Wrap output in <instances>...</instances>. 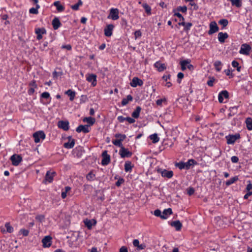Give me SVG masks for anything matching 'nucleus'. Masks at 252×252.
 <instances>
[{
  "label": "nucleus",
  "mask_w": 252,
  "mask_h": 252,
  "mask_svg": "<svg viewBox=\"0 0 252 252\" xmlns=\"http://www.w3.org/2000/svg\"><path fill=\"white\" fill-rule=\"evenodd\" d=\"M196 162L193 159H189L187 162H179L176 163V166L180 169H189L191 165L195 164Z\"/></svg>",
  "instance_id": "f257e3e1"
},
{
  "label": "nucleus",
  "mask_w": 252,
  "mask_h": 252,
  "mask_svg": "<svg viewBox=\"0 0 252 252\" xmlns=\"http://www.w3.org/2000/svg\"><path fill=\"white\" fill-rule=\"evenodd\" d=\"M34 141L35 143H39L45 138V134L43 131H39L33 134Z\"/></svg>",
  "instance_id": "f03ea898"
},
{
  "label": "nucleus",
  "mask_w": 252,
  "mask_h": 252,
  "mask_svg": "<svg viewBox=\"0 0 252 252\" xmlns=\"http://www.w3.org/2000/svg\"><path fill=\"white\" fill-rule=\"evenodd\" d=\"M240 138V135L239 133H237L234 135L229 134L225 136V138L227 140V144H233L235 141Z\"/></svg>",
  "instance_id": "7ed1b4c3"
},
{
  "label": "nucleus",
  "mask_w": 252,
  "mask_h": 252,
  "mask_svg": "<svg viewBox=\"0 0 252 252\" xmlns=\"http://www.w3.org/2000/svg\"><path fill=\"white\" fill-rule=\"evenodd\" d=\"M251 50V46L247 44H243L241 45L239 53L245 55H249Z\"/></svg>",
  "instance_id": "20e7f679"
},
{
  "label": "nucleus",
  "mask_w": 252,
  "mask_h": 252,
  "mask_svg": "<svg viewBox=\"0 0 252 252\" xmlns=\"http://www.w3.org/2000/svg\"><path fill=\"white\" fill-rule=\"evenodd\" d=\"M12 165L18 166L22 160V158L19 155L14 154L10 158Z\"/></svg>",
  "instance_id": "39448f33"
},
{
  "label": "nucleus",
  "mask_w": 252,
  "mask_h": 252,
  "mask_svg": "<svg viewBox=\"0 0 252 252\" xmlns=\"http://www.w3.org/2000/svg\"><path fill=\"white\" fill-rule=\"evenodd\" d=\"M119 18V10L117 8H111L108 18L112 19L113 20H116Z\"/></svg>",
  "instance_id": "423d86ee"
},
{
  "label": "nucleus",
  "mask_w": 252,
  "mask_h": 252,
  "mask_svg": "<svg viewBox=\"0 0 252 252\" xmlns=\"http://www.w3.org/2000/svg\"><path fill=\"white\" fill-rule=\"evenodd\" d=\"M209 30L208 32L209 35L212 34L219 31V27L216 22L213 21L210 23Z\"/></svg>",
  "instance_id": "0eeeda50"
},
{
  "label": "nucleus",
  "mask_w": 252,
  "mask_h": 252,
  "mask_svg": "<svg viewBox=\"0 0 252 252\" xmlns=\"http://www.w3.org/2000/svg\"><path fill=\"white\" fill-rule=\"evenodd\" d=\"M52 238L50 235L46 236L42 240L43 247L44 248H49L52 245Z\"/></svg>",
  "instance_id": "6e6552de"
},
{
  "label": "nucleus",
  "mask_w": 252,
  "mask_h": 252,
  "mask_svg": "<svg viewBox=\"0 0 252 252\" xmlns=\"http://www.w3.org/2000/svg\"><path fill=\"white\" fill-rule=\"evenodd\" d=\"M102 159L101 160V164L106 165L108 164L110 161V156L108 155L107 151H104L102 154Z\"/></svg>",
  "instance_id": "1a4fd4ad"
},
{
  "label": "nucleus",
  "mask_w": 252,
  "mask_h": 252,
  "mask_svg": "<svg viewBox=\"0 0 252 252\" xmlns=\"http://www.w3.org/2000/svg\"><path fill=\"white\" fill-rule=\"evenodd\" d=\"M143 84V81L136 77H133L131 82L130 83V85L133 88H135L138 86H142Z\"/></svg>",
  "instance_id": "9d476101"
},
{
  "label": "nucleus",
  "mask_w": 252,
  "mask_h": 252,
  "mask_svg": "<svg viewBox=\"0 0 252 252\" xmlns=\"http://www.w3.org/2000/svg\"><path fill=\"white\" fill-rule=\"evenodd\" d=\"M119 154L121 158H124L125 157H130L132 155V153L128 150L127 149H126L123 146L121 148L119 151Z\"/></svg>",
  "instance_id": "9b49d317"
},
{
  "label": "nucleus",
  "mask_w": 252,
  "mask_h": 252,
  "mask_svg": "<svg viewBox=\"0 0 252 252\" xmlns=\"http://www.w3.org/2000/svg\"><path fill=\"white\" fill-rule=\"evenodd\" d=\"M55 172L48 171L45 175L44 181L45 182L51 183L53 180L54 177L56 175Z\"/></svg>",
  "instance_id": "f8f14e48"
},
{
  "label": "nucleus",
  "mask_w": 252,
  "mask_h": 252,
  "mask_svg": "<svg viewBox=\"0 0 252 252\" xmlns=\"http://www.w3.org/2000/svg\"><path fill=\"white\" fill-rule=\"evenodd\" d=\"M114 26L112 24L108 25L104 29V35L107 37H110L112 35V32Z\"/></svg>",
  "instance_id": "ddd939ff"
},
{
  "label": "nucleus",
  "mask_w": 252,
  "mask_h": 252,
  "mask_svg": "<svg viewBox=\"0 0 252 252\" xmlns=\"http://www.w3.org/2000/svg\"><path fill=\"white\" fill-rule=\"evenodd\" d=\"M76 131L78 133L83 132L84 133H87L90 132V129L88 125H79L76 128Z\"/></svg>",
  "instance_id": "4468645a"
},
{
  "label": "nucleus",
  "mask_w": 252,
  "mask_h": 252,
  "mask_svg": "<svg viewBox=\"0 0 252 252\" xmlns=\"http://www.w3.org/2000/svg\"><path fill=\"white\" fill-rule=\"evenodd\" d=\"M68 142L64 143L63 147L66 149H71L73 148L75 144V139H73L71 136L68 137Z\"/></svg>",
  "instance_id": "2eb2a0df"
},
{
  "label": "nucleus",
  "mask_w": 252,
  "mask_h": 252,
  "mask_svg": "<svg viewBox=\"0 0 252 252\" xmlns=\"http://www.w3.org/2000/svg\"><path fill=\"white\" fill-rule=\"evenodd\" d=\"M87 80L89 82H92L93 86H95L96 85V75L94 74H88L86 77Z\"/></svg>",
  "instance_id": "dca6fc26"
},
{
  "label": "nucleus",
  "mask_w": 252,
  "mask_h": 252,
  "mask_svg": "<svg viewBox=\"0 0 252 252\" xmlns=\"http://www.w3.org/2000/svg\"><path fill=\"white\" fill-rule=\"evenodd\" d=\"M228 97H229L228 92L226 90L222 91L221 92H220L219 94V96H218L219 101L220 103H222V102H223V97H224L225 98H228Z\"/></svg>",
  "instance_id": "f3484780"
},
{
  "label": "nucleus",
  "mask_w": 252,
  "mask_h": 252,
  "mask_svg": "<svg viewBox=\"0 0 252 252\" xmlns=\"http://www.w3.org/2000/svg\"><path fill=\"white\" fill-rule=\"evenodd\" d=\"M158 172L160 173L163 177H166L168 179L172 178L173 176V172L172 171H168L164 169L163 170H161L160 171L159 170Z\"/></svg>",
  "instance_id": "a211bd4d"
},
{
  "label": "nucleus",
  "mask_w": 252,
  "mask_h": 252,
  "mask_svg": "<svg viewBox=\"0 0 252 252\" xmlns=\"http://www.w3.org/2000/svg\"><path fill=\"white\" fill-rule=\"evenodd\" d=\"M84 153V150L83 147L81 146H78L76 147L74 150V154L75 155V156L77 158H81L83 154Z\"/></svg>",
  "instance_id": "6ab92c4d"
},
{
  "label": "nucleus",
  "mask_w": 252,
  "mask_h": 252,
  "mask_svg": "<svg viewBox=\"0 0 252 252\" xmlns=\"http://www.w3.org/2000/svg\"><path fill=\"white\" fill-rule=\"evenodd\" d=\"M58 126L59 128L64 130H67L69 129V123L67 121H59L58 123Z\"/></svg>",
  "instance_id": "aec40b11"
},
{
  "label": "nucleus",
  "mask_w": 252,
  "mask_h": 252,
  "mask_svg": "<svg viewBox=\"0 0 252 252\" xmlns=\"http://www.w3.org/2000/svg\"><path fill=\"white\" fill-rule=\"evenodd\" d=\"M228 37V35L226 32H220L218 33V40L221 43L224 42L225 40Z\"/></svg>",
  "instance_id": "412c9836"
},
{
  "label": "nucleus",
  "mask_w": 252,
  "mask_h": 252,
  "mask_svg": "<svg viewBox=\"0 0 252 252\" xmlns=\"http://www.w3.org/2000/svg\"><path fill=\"white\" fill-rule=\"evenodd\" d=\"M52 24L53 29L55 30L58 29L62 25L59 19L57 17H55L53 19Z\"/></svg>",
  "instance_id": "4be33fe9"
},
{
  "label": "nucleus",
  "mask_w": 252,
  "mask_h": 252,
  "mask_svg": "<svg viewBox=\"0 0 252 252\" xmlns=\"http://www.w3.org/2000/svg\"><path fill=\"white\" fill-rule=\"evenodd\" d=\"M85 225L89 229H91L93 225H95L96 221L94 220H88L86 219L84 221Z\"/></svg>",
  "instance_id": "5701e85b"
},
{
  "label": "nucleus",
  "mask_w": 252,
  "mask_h": 252,
  "mask_svg": "<svg viewBox=\"0 0 252 252\" xmlns=\"http://www.w3.org/2000/svg\"><path fill=\"white\" fill-rule=\"evenodd\" d=\"M172 214V211L171 208H168L164 210L163 211L160 218L162 219H166L168 216Z\"/></svg>",
  "instance_id": "b1692460"
},
{
  "label": "nucleus",
  "mask_w": 252,
  "mask_h": 252,
  "mask_svg": "<svg viewBox=\"0 0 252 252\" xmlns=\"http://www.w3.org/2000/svg\"><path fill=\"white\" fill-rule=\"evenodd\" d=\"M154 66L156 68H158L159 71H162L166 69V66L164 63H161L158 62H157Z\"/></svg>",
  "instance_id": "393cba45"
},
{
  "label": "nucleus",
  "mask_w": 252,
  "mask_h": 252,
  "mask_svg": "<svg viewBox=\"0 0 252 252\" xmlns=\"http://www.w3.org/2000/svg\"><path fill=\"white\" fill-rule=\"evenodd\" d=\"M171 225L174 227L177 231L181 230L182 226V224L179 220L172 221L171 223Z\"/></svg>",
  "instance_id": "a878e982"
},
{
  "label": "nucleus",
  "mask_w": 252,
  "mask_h": 252,
  "mask_svg": "<svg viewBox=\"0 0 252 252\" xmlns=\"http://www.w3.org/2000/svg\"><path fill=\"white\" fill-rule=\"evenodd\" d=\"M139 3L142 4V7L144 8L148 15L151 14V8L147 3H141V1H139Z\"/></svg>",
  "instance_id": "bb28decb"
},
{
  "label": "nucleus",
  "mask_w": 252,
  "mask_h": 252,
  "mask_svg": "<svg viewBox=\"0 0 252 252\" xmlns=\"http://www.w3.org/2000/svg\"><path fill=\"white\" fill-rule=\"evenodd\" d=\"M65 94L69 96V100L70 101H73L75 96L76 93L74 91L69 89L65 92Z\"/></svg>",
  "instance_id": "cd10ccee"
},
{
  "label": "nucleus",
  "mask_w": 252,
  "mask_h": 252,
  "mask_svg": "<svg viewBox=\"0 0 252 252\" xmlns=\"http://www.w3.org/2000/svg\"><path fill=\"white\" fill-rule=\"evenodd\" d=\"M190 61L189 59L183 60L180 62V64L181 66V69L183 71L185 70L187 68V65L189 64Z\"/></svg>",
  "instance_id": "c85d7f7f"
},
{
  "label": "nucleus",
  "mask_w": 252,
  "mask_h": 252,
  "mask_svg": "<svg viewBox=\"0 0 252 252\" xmlns=\"http://www.w3.org/2000/svg\"><path fill=\"white\" fill-rule=\"evenodd\" d=\"M141 110V108L140 106H137L135 110L132 113V117L135 119L138 118L139 117Z\"/></svg>",
  "instance_id": "c756f323"
},
{
  "label": "nucleus",
  "mask_w": 252,
  "mask_h": 252,
  "mask_svg": "<svg viewBox=\"0 0 252 252\" xmlns=\"http://www.w3.org/2000/svg\"><path fill=\"white\" fill-rule=\"evenodd\" d=\"M83 121L84 122H86L88 124H89L90 125L92 126L94 125L95 123V120L94 118L89 117H85L83 119Z\"/></svg>",
  "instance_id": "7c9ffc66"
},
{
  "label": "nucleus",
  "mask_w": 252,
  "mask_h": 252,
  "mask_svg": "<svg viewBox=\"0 0 252 252\" xmlns=\"http://www.w3.org/2000/svg\"><path fill=\"white\" fill-rule=\"evenodd\" d=\"M53 5L56 7L57 9L59 12H62L64 10V6L60 4V2L59 1H55Z\"/></svg>",
  "instance_id": "2f4dec72"
},
{
  "label": "nucleus",
  "mask_w": 252,
  "mask_h": 252,
  "mask_svg": "<svg viewBox=\"0 0 252 252\" xmlns=\"http://www.w3.org/2000/svg\"><path fill=\"white\" fill-rule=\"evenodd\" d=\"M132 96L131 95L129 94L127 95L126 98H125L122 100L121 102L122 105L123 106L126 105L129 102V101H132Z\"/></svg>",
  "instance_id": "473e14b6"
},
{
  "label": "nucleus",
  "mask_w": 252,
  "mask_h": 252,
  "mask_svg": "<svg viewBox=\"0 0 252 252\" xmlns=\"http://www.w3.org/2000/svg\"><path fill=\"white\" fill-rule=\"evenodd\" d=\"M132 166L131 162L129 161H127L125 164V170L126 172H130L132 170Z\"/></svg>",
  "instance_id": "72a5a7b5"
},
{
  "label": "nucleus",
  "mask_w": 252,
  "mask_h": 252,
  "mask_svg": "<svg viewBox=\"0 0 252 252\" xmlns=\"http://www.w3.org/2000/svg\"><path fill=\"white\" fill-rule=\"evenodd\" d=\"M238 180V177L237 176L233 177L230 178L229 180H227L225 183V185L227 186H229Z\"/></svg>",
  "instance_id": "f704fd0d"
},
{
  "label": "nucleus",
  "mask_w": 252,
  "mask_h": 252,
  "mask_svg": "<svg viewBox=\"0 0 252 252\" xmlns=\"http://www.w3.org/2000/svg\"><path fill=\"white\" fill-rule=\"evenodd\" d=\"M246 124L248 130H252V118H248L246 120Z\"/></svg>",
  "instance_id": "c9c22d12"
},
{
  "label": "nucleus",
  "mask_w": 252,
  "mask_h": 252,
  "mask_svg": "<svg viewBox=\"0 0 252 252\" xmlns=\"http://www.w3.org/2000/svg\"><path fill=\"white\" fill-rule=\"evenodd\" d=\"M214 66L215 67L216 70L219 72L221 69L222 63L220 61H217L214 63Z\"/></svg>",
  "instance_id": "e433bc0d"
},
{
  "label": "nucleus",
  "mask_w": 252,
  "mask_h": 252,
  "mask_svg": "<svg viewBox=\"0 0 252 252\" xmlns=\"http://www.w3.org/2000/svg\"><path fill=\"white\" fill-rule=\"evenodd\" d=\"M151 140H152L153 143H156L159 140V138L157 133H154L150 136Z\"/></svg>",
  "instance_id": "4c0bfd02"
},
{
  "label": "nucleus",
  "mask_w": 252,
  "mask_h": 252,
  "mask_svg": "<svg viewBox=\"0 0 252 252\" xmlns=\"http://www.w3.org/2000/svg\"><path fill=\"white\" fill-rule=\"evenodd\" d=\"M231 2L232 5L235 6L237 7H240L242 6L241 0H230Z\"/></svg>",
  "instance_id": "58836bf2"
},
{
  "label": "nucleus",
  "mask_w": 252,
  "mask_h": 252,
  "mask_svg": "<svg viewBox=\"0 0 252 252\" xmlns=\"http://www.w3.org/2000/svg\"><path fill=\"white\" fill-rule=\"evenodd\" d=\"M40 8L39 4L35 5V7H32L30 9L29 12L31 14H37L38 13V9Z\"/></svg>",
  "instance_id": "ea45409f"
},
{
  "label": "nucleus",
  "mask_w": 252,
  "mask_h": 252,
  "mask_svg": "<svg viewBox=\"0 0 252 252\" xmlns=\"http://www.w3.org/2000/svg\"><path fill=\"white\" fill-rule=\"evenodd\" d=\"M35 32L36 34L42 35V34H45L46 33V31L43 28H37V29H35Z\"/></svg>",
  "instance_id": "a19ab883"
},
{
  "label": "nucleus",
  "mask_w": 252,
  "mask_h": 252,
  "mask_svg": "<svg viewBox=\"0 0 252 252\" xmlns=\"http://www.w3.org/2000/svg\"><path fill=\"white\" fill-rule=\"evenodd\" d=\"M83 3L81 0H78V2L71 6V8L74 10H78L80 6L82 5Z\"/></svg>",
  "instance_id": "79ce46f5"
},
{
  "label": "nucleus",
  "mask_w": 252,
  "mask_h": 252,
  "mask_svg": "<svg viewBox=\"0 0 252 252\" xmlns=\"http://www.w3.org/2000/svg\"><path fill=\"white\" fill-rule=\"evenodd\" d=\"M95 176V174L92 171H91L89 173L87 174L86 178L88 180L92 181L94 180Z\"/></svg>",
  "instance_id": "37998d69"
},
{
  "label": "nucleus",
  "mask_w": 252,
  "mask_h": 252,
  "mask_svg": "<svg viewBox=\"0 0 252 252\" xmlns=\"http://www.w3.org/2000/svg\"><path fill=\"white\" fill-rule=\"evenodd\" d=\"M115 137L117 139H119L121 142L126 138V135L125 134H122L120 133H116L115 135Z\"/></svg>",
  "instance_id": "c03bdc74"
},
{
  "label": "nucleus",
  "mask_w": 252,
  "mask_h": 252,
  "mask_svg": "<svg viewBox=\"0 0 252 252\" xmlns=\"http://www.w3.org/2000/svg\"><path fill=\"white\" fill-rule=\"evenodd\" d=\"M122 142H121L119 139H117L112 141V143L114 145L120 148L123 146Z\"/></svg>",
  "instance_id": "a18cd8bd"
},
{
  "label": "nucleus",
  "mask_w": 252,
  "mask_h": 252,
  "mask_svg": "<svg viewBox=\"0 0 252 252\" xmlns=\"http://www.w3.org/2000/svg\"><path fill=\"white\" fill-rule=\"evenodd\" d=\"M216 79L214 77H209V80L207 82V84L210 86L212 87L214 85V83Z\"/></svg>",
  "instance_id": "49530a36"
},
{
  "label": "nucleus",
  "mask_w": 252,
  "mask_h": 252,
  "mask_svg": "<svg viewBox=\"0 0 252 252\" xmlns=\"http://www.w3.org/2000/svg\"><path fill=\"white\" fill-rule=\"evenodd\" d=\"M219 24L222 26V29L227 26L228 24V20L226 19H221L219 21Z\"/></svg>",
  "instance_id": "de8ad7c7"
},
{
  "label": "nucleus",
  "mask_w": 252,
  "mask_h": 252,
  "mask_svg": "<svg viewBox=\"0 0 252 252\" xmlns=\"http://www.w3.org/2000/svg\"><path fill=\"white\" fill-rule=\"evenodd\" d=\"M5 227L6 228V231L8 233H11L13 231V228L10 225L9 222L5 224Z\"/></svg>",
  "instance_id": "09e8293b"
},
{
  "label": "nucleus",
  "mask_w": 252,
  "mask_h": 252,
  "mask_svg": "<svg viewBox=\"0 0 252 252\" xmlns=\"http://www.w3.org/2000/svg\"><path fill=\"white\" fill-rule=\"evenodd\" d=\"M41 98H51L50 94L48 92H43L40 95Z\"/></svg>",
  "instance_id": "8fccbe9b"
},
{
  "label": "nucleus",
  "mask_w": 252,
  "mask_h": 252,
  "mask_svg": "<svg viewBox=\"0 0 252 252\" xmlns=\"http://www.w3.org/2000/svg\"><path fill=\"white\" fill-rule=\"evenodd\" d=\"M232 65L233 67H237V70L238 71H240V69H241V67L239 66V63L237 61H233L232 62Z\"/></svg>",
  "instance_id": "3c124183"
},
{
  "label": "nucleus",
  "mask_w": 252,
  "mask_h": 252,
  "mask_svg": "<svg viewBox=\"0 0 252 252\" xmlns=\"http://www.w3.org/2000/svg\"><path fill=\"white\" fill-rule=\"evenodd\" d=\"M177 10L182 12L183 13H186L187 11V7L186 6H179L177 8Z\"/></svg>",
  "instance_id": "603ef678"
},
{
  "label": "nucleus",
  "mask_w": 252,
  "mask_h": 252,
  "mask_svg": "<svg viewBox=\"0 0 252 252\" xmlns=\"http://www.w3.org/2000/svg\"><path fill=\"white\" fill-rule=\"evenodd\" d=\"M184 76V74L182 72L178 73V74L177 75V77H178L177 82L178 83H181V79L183 78Z\"/></svg>",
  "instance_id": "864d4df0"
},
{
  "label": "nucleus",
  "mask_w": 252,
  "mask_h": 252,
  "mask_svg": "<svg viewBox=\"0 0 252 252\" xmlns=\"http://www.w3.org/2000/svg\"><path fill=\"white\" fill-rule=\"evenodd\" d=\"M142 35L141 32L140 30H137L134 32L135 39H136L137 38L141 37Z\"/></svg>",
  "instance_id": "5fc2aeb1"
},
{
  "label": "nucleus",
  "mask_w": 252,
  "mask_h": 252,
  "mask_svg": "<svg viewBox=\"0 0 252 252\" xmlns=\"http://www.w3.org/2000/svg\"><path fill=\"white\" fill-rule=\"evenodd\" d=\"M194 192V189L192 187H189L187 189V193L189 195H192Z\"/></svg>",
  "instance_id": "6e6d98bb"
},
{
  "label": "nucleus",
  "mask_w": 252,
  "mask_h": 252,
  "mask_svg": "<svg viewBox=\"0 0 252 252\" xmlns=\"http://www.w3.org/2000/svg\"><path fill=\"white\" fill-rule=\"evenodd\" d=\"M20 232L22 233L23 236H27L28 235L29 233V231L28 230L25 229H22L20 230Z\"/></svg>",
  "instance_id": "4d7b16f0"
},
{
  "label": "nucleus",
  "mask_w": 252,
  "mask_h": 252,
  "mask_svg": "<svg viewBox=\"0 0 252 252\" xmlns=\"http://www.w3.org/2000/svg\"><path fill=\"white\" fill-rule=\"evenodd\" d=\"M192 24L191 23H187L186 24L185 27H184V30L185 31H188L190 30L191 27L192 26Z\"/></svg>",
  "instance_id": "13d9d810"
},
{
  "label": "nucleus",
  "mask_w": 252,
  "mask_h": 252,
  "mask_svg": "<svg viewBox=\"0 0 252 252\" xmlns=\"http://www.w3.org/2000/svg\"><path fill=\"white\" fill-rule=\"evenodd\" d=\"M154 214L157 216V217H159L160 218V216H161V212L160 210L159 209H157L154 211Z\"/></svg>",
  "instance_id": "bf43d9fd"
},
{
  "label": "nucleus",
  "mask_w": 252,
  "mask_h": 252,
  "mask_svg": "<svg viewBox=\"0 0 252 252\" xmlns=\"http://www.w3.org/2000/svg\"><path fill=\"white\" fill-rule=\"evenodd\" d=\"M231 160L233 163H237L239 161V158L237 156H233L231 158Z\"/></svg>",
  "instance_id": "052dcab7"
},
{
  "label": "nucleus",
  "mask_w": 252,
  "mask_h": 252,
  "mask_svg": "<svg viewBox=\"0 0 252 252\" xmlns=\"http://www.w3.org/2000/svg\"><path fill=\"white\" fill-rule=\"evenodd\" d=\"M174 15L179 18L180 19V21H184L185 20L184 18L182 15V14L179 12L175 13Z\"/></svg>",
  "instance_id": "680f3d73"
},
{
  "label": "nucleus",
  "mask_w": 252,
  "mask_h": 252,
  "mask_svg": "<svg viewBox=\"0 0 252 252\" xmlns=\"http://www.w3.org/2000/svg\"><path fill=\"white\" fill-rule=\"evenodd\" d=\"M126 120L130 124H133L135 122L134 119L131 118L130 117H126Z\"/></svg>",
  "instance_id": "e2e57ef3"
},
{
  "label": "nucleus",
  "mask_w": 252,
  "mask_h": 252,
  "mask_svg": "<svg viewBox=\"0 0 252 252\" xmlns=\"http://www.w3.org/2000/svg\"><path fill=\"white\" fill-rule=\"evenodd\" d=\"M29 85L31 87V88H33L34 89H35L37 87L36 82L34 80L31 81Z\"/></svg>",
  "instance_id": "0e129e2a"
},
{
  "label": "nucleus",
  "mask_w": 252,
  "mask_h": 252,
  "mask_svg": "<svg viewBox=\"0 0 252 252\" xmlns=\"http://www.w3.org/2000/svg\"><path fill=\"white\" fill-rule=\"evenodd\" d=\"M146 248V245L145 244H139L138 246L137 247V249L138 250H142Z\"/></svg>",
  "instance_id": "69168bd1"
},
{
  "label": "nucleus",
  "mask_w": 252,
  "mask_h": 252,
  "mask_svg": "<svg viewBox=\"0 0 252 252\" xmlns=\"http://www.w3.org/2000/svg\"><path fill=\"white\" fill-rule=\"evenodd\" d=\"M124 182V180L122 178L119 179L116 183V185L117 187L120 186L123 182Z\"/></svg>",
  "instance_id": "338daca9"
},
{
  "label": "nucleus",
  "mask_w": 252,
  "mask_h": 252,
  "mask_svg": "<svg viewBox=\"0 0 252 252\" xmlns=\"http://www.w3.org/2000/svg\"><path fill=\"white\" fill-rule=\"evenodd\" d=\"M119 252H128V251L126 247L123 246L120 248Z\"/></svg>",
  "instance_id": "774afa93"
}]
</instances>
